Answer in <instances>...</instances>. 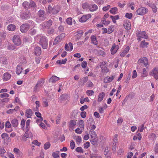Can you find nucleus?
Wrapping results in <instances>:
<instances>
[{
  "label": "nucleus",
  "mask_w": 158,
  "mask_h": 158,
  "mask_svg": "<svg viewBox=\"0 0 158 158\" xmlns=\"http://www.w3.org/2000/svg\"><path fill=\"white\" fill-rule=\"evenodd\" d=\"M37 37L40 38V44L41 45L43 49H46L48 46V40L46 38L41 35H37Z\"/></svg>",
  "instance_id": "f257e3e1"
},
{
  "label": "nucleus",
  "mask_w": 158,
  "mask_h": 158,
  "mask_svg": "<svg viewBox=\"0 0 158 158\" xmlns=\"http://www.w3.org/2000/svg\"><path fill=\"white\" fill-rule=\"evenodd\" d=\"M44 11L42 10H40L38 12L37 15L36 16L35 20L38 23H40L44 20L45 18L44 17Z\"/></svg>",
  "instance_id": "f03ea898"
},
{
  "label": "nucleus",
  "mask_w": 158,
  "mask_h": 158,
  "mask_svg": "<svg viewBox=\"0 0 158 158\" xmlns=\"http://www.w3.org/2000/svg\"><path fill=\"white\" fill-rule=\"evenodd\" d=\"M44 78H42L38 81L37 84L34 88V91L37 92L40 90L44 83Z\"/></svg>",
  "instance_id": "7ed1b4c3"
},
{
  "label": "nucleus",
  "mask_w": 158,
  "mask_h": 158,
  "mask_svg": "<svg viewBox=\"0 0 158 158\" xmlns=\"http://www.w3.org/2000/svg\"><path fill=\"white\" fill-rule=\"evenodd\" d=\"M148 11V9L145 7H141L139 8L136 11V14L138 15H143L147 13Z\"/></svg>",
  "instance_id": "20e7f679"
},
{
  "label": "nucleus",
  "mask_w": 158,
  "mask_h": 158,
  "mask_svg": "<svg viewBox=\"0 0 158 158\" xmlns=\"http://www.w3.org/2000/svg\"><path fill=\"white\" fill-rule=\"evenodd\" d=\"M65 34L62 33L57 36L53 42V45H56L59 42H61L65 37Z\"/></svg>",
  "instance_id": "39448f33"
},
{
  "label": "nucleus",
  "mask_w": 158,
  "mask_h": 158,
  "mask_svg": "<svg viewBox=\"0 0 158 158\" xmlns=\"http://www.w3.org/2000/svg\"><path fill=\"white\" fill-rule=\"evenodd\" d=\"M149 75L153 76L155 79L157 80L158 79V68H154L150 72Z\"/></svg>",
  "instance_id": "423d86ee"
},
{
  "label": "nucleus",
  "mask_w": 158,
  "mask_h": 158,
  "mask_svg": "<svg viewBox=\"0 0 158 158\" xmlns=\"http://www.w3.org/2000/svg\"><path fill=\"white\" fill-rule=\"evenodd\" d=\"M99 66L102 72L107 73L109 71V69L107 68V64L106 62H102L100 63Z\"/></svg>",
  "instance_id": "0eeeda50"
},
{
  "label": "nucleus",
  "mask_w": 158,
  "mask_h": 158,
  "mask_svg": "<svg viewBox=\"0 0 158 158\" xmlns=\"http://www.w3.org/2000/svg\"><path fill=\"white\" fill-rule=\"evenodd\" d=\"M13 40L14 44L16 45H20L21 44L20 38L18 35H14L13 37Z\"/></svg>",
  "instance_id": "6e6552de"
},
{
  "label": "nucleus",
  "mask_w": 158,
  "mask_h": 158,
  "mask_svg": "<svg viewBox=\"0 0 158 158\" xmlns=\"http://www.w3.org/2000/svg\"><path fill=\"white\" fill-rule=\"evenodd\" d=\"M90 135V140L93 144H94L96 142L97 137V134L95 132H93L92 133L89 134Z\"/></svg>",
  "instance_id": "1a4fd4ad"
},
{
  "label": "nucleus",
  "mask_w": 158,
  "mask_h": 158,
  "mask_svg": "<svg viewBox=\"0 0 158 158\" xmlns=\"http://www.w3.org/2000/svg\"><path fill=\"white\" fill-rule=\"evenodd\" d=\"M56 6L53 8L50 5H49L48 7V11L50 13L53 14H56L59 11L56 10Z\"/></svg>",
  "instance_id": "9d476101"
},
{
  "label": "nucleus",
  "mask_w": 158,
  "mask_h": 158,
  "mask_svg": "<svg viewBox=\"0 0 158 158\" xmlns=\"http://www.w3.org/2000/svg\"><path fill=\"white\" fill-rule=\"evenodd\" d=\"M29 26L28 24H23L20 27V31L21 32L24 33L27 31L29 29Z\"/></svg>",
  "instance_id": "9b49d317"
},
{
  "label": "nucleus",
  "mask_w": 158,
  "mask_h": 158,
  "mask_svg": "<svg viewBox=\"0 0 158 158\" xmlns=\"http://www.w3.org/2000/svg\"><path fill=\"white\" fill-rule=\"evenodd\" d=\"M123 25L125 29L127 30H130L131 28V23L130 21L127 20H124Z\"/></svg>",
  "instance_id": "f8f14e48"
},
{
  "label": "nucleus",
  "mask_w": 158,
  "mask_h": 158,
  "mask_svg": "<svg viewBox=\"0 0 158 158\" xmlns=\"http://www.w3.org/2000/svg\"><path fill=\"white\" fill-rule=\"evenodd\" d=\"M138 64H143L145 67H147L148 64V60L146 57L141 58L138 61Z\"/></svg>",
  "instance_id": "ddd939ff"
},
{
  "label": "nucleus",
  "mask_w": 158,
  "mask_h": 158,
  "mask_svg": "<svg viewBox=\"0 0 158 158\" xmlns=\"http://www.w3.org/2000/svg\"><path fill=\"white\" fill-rule=\"evenodd\" d=\"M91 17V15L89 14L83 15L79 19V21L81 23L85 22Z\"/></svg>",
  "instance_id": "4468645a"
},
{
  "label": "nucleus",
  "mask_w": 158,
  "mask_h": 158,
  "mask_svg": "<svg viewBox=\"0 0 158 158\" xmlns=\"http://www.w3.org/2000/svg\"><path fill=\"white\" fill-rule=\"evenodd\" d=\"M1 137L6 142H9L11 141V139L8 135L6 133H3L1 135Z\"/></svg>",
  "instance_id": "2eb2a0df"
},
{
  "label": "nucleus",
  "mask_w": 158,
  "mask_h": 158,
  "mask_svg": "<svg viewBox=\"0 0 158 158\" xmlns=\"http://www.w3.org/2000/svg\"><path fill=\"white\" fill-rule=\"evenodd\" d=\"M73 48V45L72 43L69 42L68 44H66L64 47L65 49L68 51H71Z\"/></svg>",
  "instance_id": "dca6fc26"
},
{
  "label": "nucleus",
  "mask_w": 158,
  "mask_h": 158,
  "mask_svg": "<svg viewBox=\"0 0 158 158\" xmlns=\"http://www.w3.org/2000/svg\"><path fill=\"white\" fill-rule=\"evenodd\" d=\"M11 77V75L8 72L4 73L2 79L4 81H7L10 80Z\"/></svg>",
  "instance_id": "f3484780"
},
{
  "label": "nucleus",
  "mask_w": 158,
  "mask_h": 158,
  "mask_svg": "<svg viewBox=\"0 0 158 158\" xmlns=\"http://www.w3.org/2000/svg\"><path fill=\"white\" fill-rule=\"evenodd\" d=\"M118 48V46L114 44L110 49L111 54L113 55L115 54Z\"/></svg>",
  "instance_id": "a211bd4d"
},
{
  "label": "nucleus",
  "mask_w": 158,
  "mask_h": 158,
  "mask_svg": "<svg viewBox=\"0 0 158 158\" xmlns=\"http://www.w3.org/2000/svg\"><path fill=\"white\" fill-rule=\"evenodd\" d=\"M97 6L94 4H89V10L90 11H96L98 9Z\"/></svg>",
  "instance_id": "6ab92c4d"
},
{
  "label": "nucleus",
  "mask_w": 158,
  "mask_h": 158,
  "mask_svg": "<svg viewBox=\"0 0 158 158\" xmlns=\"http://www.w3.org/2000/svg\"><path fill=\"white\" fill-rule=\"evenodd\" d=\"M114 78L113 75L110 77H106L104 79V82L105 83H109L111 82Z\"/></svg>",
  "instance_id": "aec40b11"
},
{
  "label": "nucleus",
  "mask_w": 158,
  "mask_h": 158,
  "mask_svg": "<svg viewBox=\"0 0 158 158\" xmlns=\"http://www.w3.org/2000/svg\"><path fill=\"white\" fill-rule=\"evenodd\" d=\"M33 112L32 110L30 109H27L26 110L25 115L27 118H31Z\"/></svg>",
  "instance_id": "412c9836"
},
{
  "label": "nucleus",
  "mask_w": 158,
  "mask_h": 158,
  "mask_svg": "<svg viewBox=\"0 0 158 158\" xmlns=\"http://www.w3.org/2000/svg\"><path fill=\"white\" fill-rule=\"evenodd\" d=\"M77 122L75 120H73L70 121L69 127V128L72 130H73L74 127L76 125Z\"/></svg>",
  "instance_id": "4be33fe9"
},
{
  "label": "nucleus",
  "mask_w": 158,
  "mask_h": 158,
  "mask_svg": "<svg viewBox=\"0 0 158 158\" xmlns=\"http://www.w3.org/2000/svg\"><path fill=\"white\" fill-rule=\"evenodd\" d=\"M52 24V21L51 20H49L47 22H45L42 24L41 25L43 27V28L46 27H49L51 26Z\"/></svg>",
  "instance_id": "5701e85b"
},
{
  "label": "nucleus",
  "mask_w": 158,
  "mask_h": 158,
  "mask_svg": "<svg viewBox=\"0 0 158 158\" xmlns=\"http://www.w3.org/2000/svg\"><path fill=\"white\" fill-rule=\"evenodd\" d=\"M60 78L55 76H53L49 80V81L53 83H55L59 80Z\"/></svg>",
  "instance_id": "b1692460"
},
{
  "label": "nucleus",
  "mask_w": 158,
  "mask_h": 158,
  "mask_svg": "<svg viewBox=\"0 0 158 158\" xmlns=\"http://www.w3.org/2000/svg\"><path fill=\"white\" fill-rule=\"evenodd\" d=\"M35 54L36 56H39L41 53V48L39 47H37L34 49Z\"/></svg>",
  "instance_id": "393cba45"
},
{
  "label": "nucleus",
  "mask_w": 158,
  "mask_h": 158,
  "mask_svg": "<svg viewBox=\"0 0 158 158\" xmlns=\"http://www.w3.org/2000/svg\"><path fill=\"white\" fill-rule=\"evenodd\" d=\"M105 94L104 92H102L99 93L98 96V102H101L103 100V98L105 96Z\"/></svg>",
  "instance_id": "a878e982"
},
{
  "label": "nucleus",
  "mask_w": 158,
  "mask_h": 158,
  "mask_svg": "<svg viewBox=\"0 0 158 158\" xmlns=\"http://www.w3.org/2000/svg\"><path fill=\"white\" fill-rule=\"evenodd\" d=\"M16 28V26L13 24L9 25L7 27V29L10 31H14Z\"/></svg>",
  "instance_id": "bb28decb"
},
{
  "label": "nucleus",
  "mask_w": 158,
  "mask_h": 158,
  "mask_svg": "<svg viewBox=\"0 0 158 158\" xmlns=\"http://www.w3.org/2000/svg\"><path fill=\"white\" fill-rule=\"evenodd\" d=\"M130 48L129 46H127L123 51L121 52L120 56H124L128 52Z\"/></svg>",
  "instance_id": "cd10ccee"
},
{
  "label": "nucleus",
  "mask_w": 158,
  "mask_h": 158,
  "mask_svg": "<svg viewBox=\"0 0 158 158\" xmlns=\"http://www.w3.org/2000/svg\"><path fill=\"white\" fill-rule=\"evenodd\" d=\"M91 42L92 44L95 45H97L98 44V41L96 37L94 35H92L90 37Z\"/></svg>",
  "instance_id": "c85d7f7f"
},
{
  "label": "nucleus",
  "mask_w": 158,
  "mask_h": 158,
  "mask_svg": "<svg viewBox=\"0 0 158 158\" xmlns=\"http://www.w3.org/2000/svg\"><path fill=\"white\" fill-rule=\"evenodd\" d=\"M11 123L12 126L15 127H17L18 124V121L16 118L12 119Z\"/></svg>",
  "instance_id": "c756f323"
},
{
  "label": "nucleus",
  "mask_w": 158,
  "mask_h": 158,
  "mask_svg": "<svg viewBox=\"0 0 158 158\" xmlns=\"http://www.w3.org/2000/svg\"><path fill=\"white\" fill-rule=\"evenodd\" d=\"M74 139L76 140L77 144H79L81 142L82 138L80 136H76L74 137Z\"/></svg>",
  "instance_id": "7c9ffc66"
},
{
  "label": "nucleus",
  "mask_w": 158,
  "mask_h": 158,
  "mask_svg": "<svg viewBox=\"0 0 158 158\" xmlns=\"http://www.w3.org/2000/svg\"><path fill=\"white\" fill-rule=\"evenodd\" d=\"M139 37L145 39H147L148 37L145 31L141 32L139 34Z\"/></svg>",
  "instance_id": "2f4dec72"
},
{
  "label": "nucleus",
  "mask_w": 158,
  "mask_h": 158,
  "mask_svg": "<svg viewBox=\"0 0 158 158\" xmlns=\"http://www.w3.org/2000/svg\"><path fill=\"white\" fill-rule=\"evenodd\" d=\"M23 69L22 67L19 65H18L16 69V73L18 74H20L22 72Z\"/></svg>",
  "instance_id": "473e14b6"
},
{
  "label": "nucleus",
  "mask_w": 158,
  "mask_h": 158,
  "mask_svg": "<svg viewBox=\"0 0 158 158\" xmlns=\"http://www.w3.org/2000/svg\"><path fill=\"white\" fill-rule=\"evenodd\" d=\"M149 43L145 42V40L142 41L140 43V47L142 48H147Z\"/></svg>",
  "instance_id": "72a5a7b5"
},
{
  "label": "nucleus",
  "mask_w": 158,
  "mask_h": 158,
  "mask_svg": "<svg viewBox=\"0 0 158 158\" xmlns=\"http://www.w3.org/2000/svg\"><path fill=\"white\" fill-rule=\"evenodd\" d=\"M0 61L3 65L6 64L8 63L7 59L6 57H1L0 59Z\"/></svg>",
  "instance_id": "f704fd0d"
},
{
  "label": "nucleus",
  "mask_w": 158,
  "mask_h": 158,
  "mask_svg": "<svg viewBox=\"0 0 158 158\" xmlns=\"http://www.w3.org/2000/svg\"><path fill=\"white\" fill-rule=\"evenodd\" d=\"M11 124L9 121H7L5 123V127L6 128V131L8 132H10L12 131V130L10 131L7 130V128H10L11 127Z\"/></svg>",
  "instance_id": "c9c22d12"
},
{
  "label": "nucleus",
  "mask_w": 158,
  "mask_h": 158,
  "mask_svg": "<svg viewBox=\"0 0 158 158\" xmlns=\"http://www.w3.org/2000/svg\"><path fill=\"white\" fill-rule=\"evenodd\" d=\"M21 17L23 19H27L30 17V15L27 13H23L21 15Z\"/></svg>",
  "instance_id": "e433bc0d"
},
{
  "label": "nucleus",
  "mask_w": 158,
  "mask_h": 158,
  "mask_svg": "<svg viewBox=\"0 0 158 158\" xmlns=\"http://www.w3.org/2000/svg\"><path fill=\"white\" fill-rule=\"evenodd\" d=\"M108 34H110L113 32L114 30V26L113 25H111L109 26L108 29Z\"/></svg>",
  "instance_id": "4c0bfd02"
},
{
  "label": "nucleus",
  "mask_w": 158,
  "mask_h": 158,
  "mask_svg": "<svg viewBox=\"0 0 158 158\" xmlns=\"http://www.w3.org/2000/svg\"><path fill=\"white\" fill-rule=\"evenodd\" d=\"M110 18L112 19V21L114 23H116V20H118L119 19V16L118 15L114 16L111 15L110 16Z\"/></svg>",
  "instance_id": "58836bf2"
},
{
  "label": "nucleus",
  "mask_w": 158,
  "mask_h": 158,
  "mask_svg": "<svg viewBox=\"0 0 158 158\" xmlns=\"http://www.w3.org/2000/svg\"><path fill=\"white\" fill-rule=\"evenodd\" d=\"M148 5L149 6H151L152 9V11L154 13H155L157 12V10L156 7L155 5L154 4H150L149 3L148 4Z\"/></svg>",
  "instance_id": "ea45409f"
},
{
  "label": "nucleus",
  "mask_w": 158,
  "mask_h": 158,
  "mask_svg": "<svg viewBox=\"0 0 158 158\" xmlns=\"http://www.w3.org/2000/svg\"><path fill=\"white\" fill-rule=\"evenodd\" d=\"M118 10V9L116 7H113L110 9V12L112 14H115L117 13Z\"/></svg>",
  "instance_id": "a19ab883"
},
{
  "label": "nucleus",
  "mask_w": 158,
  "mask_h": 158,
  "mask_svg": "<svg viewBox=\"0 0 158 158\" xmlns=\"http://www.w3.org/2000/svg\"><path fill=\"white\" fill-rule=\"evenodd\" d=\"M101 21L102 23L105 25H108L110 23V22L108 20H106V19L102 18Z\"/></svg>",
  "instance_id": "79ce46f5"
},
{
  "label": "nucleus",
  "mask_w": 158,
  "mask_h": 158,
  "mask_svg": "<svg viewBox=\"0 0 158 158\" xmlns=\"http://www.w3.org/2000/svg\"><path fill=\"white\" fill-rule=\"evenodd\" d=\"M148 76V73L146 71L145 68H143L142 70V74L141 77H144Z\"/></svg>",
  "instance_id": "37998d69"
},
{
  "label": "nucleus",
  "mask_w": 158,
  "mask_h": 158,
  "mask_svg": "<svg viewBox=\"0 0 158 158\" xmlns=\"http://www.w3.org/2000/svg\"><path fill=\"white\" fill-rule=\"evenodd\" d=\"M89 4L87 2H85L82 4V7L84 9H89Z\"/></svg>",
  "instance_id": "c03bdc74"
},
{
  "label": "nucleus",
  "mask_w": 158,
  "mask_h": 158,
  "mask_svg": "<svg viewBox=\"0 0 158 158\" xmlns=\"http://www.w3.org/2000/svg\"><path fill=\"white\" fill-rule=\"evenodd\" d=\"M88 79V77H84L83 78L81 79V83L82 84V85H83L85 84V83L87 81Z\"/></svg>",
  "instance_id": "a18cd8bd"
},
{
  "label": "nucleus",
  "mask_w": 158,
  "mask_h": 158,
  "mask_svg": "<svg viewBox=\"0 0 158 158\" xmlns=\"http://www.w3.org/2000/svg\"><path fill=\"white\" fill-rule=\"evenodd\" d=\"M60 98L63 100H66L69 99L68 95L66 94H64L61 95Z\"/></svg>",
  "instance_id": "49530a36"
},
{
  "label": "nucleus",
  "mask_w": 158,
  "mask_h": 158,
  "mask_svg": "<svg viewBox=\"0 0 158 158\" xmlns=\"http://www.w3.org/2000/svg\"><path fill=\"white\" fill-rule=\"evenodd\" d=\"M23 6L26 9H28L30 7V3L27 2H24L23 4Z\"/></svg>",
  "instance_id": "de8ad7c7"
},
{
  "label": "nucleus",
  "mask_w": 158,
  "mask_h": 158,
  "mask_svg": "<svg viewBox=\"0 0 158 158\" xmlns=\"http://www.w3.org/2000/svg\"><path fill=\"white\" fill-rule=\"evenodd\" d=\"M60 152L59 151H57L56 152H53L52 154V156L55 158H56L59 157V153Z\"/></svg>",
  "instance_id": "09e8293b"
},
{
  "label": "nucleus",
  "mask_w": 158,
  "mask_h": 158,
  "mask_svg": "<svg viewBox=\"0 0 158 158\" xmlns=\"http://www.w3.org/2000/svg\"><path fill=\"white\" fill-rule=\"evenodd\" d=\"M51 144L49 142L46 143L44 145V148L45 150H47L50 147Z\"/></svg>",
  "instance_id": "8fccbe9b"
},
{
  "label": "nucleus",
  "mask_w": 158,
  "mask_h": 158,
  "mask_svg": "<svg viewBox=\"0 0 158 158\" xmlns=\"http://www.w3.org/2000/svg\"><path fill=\"white\" fill-rule=\"evenodd\" d=\"M75 142L73 141V140H71V141H70V145L71 148L72 150L74 149L75 147Z\"/></svg>",
  "instance_id": "3c124183"
},
{
  "label": "nucleus",
  "mask_w": 158,
  "mask_h": 158,
  "mask_svg": "<svg viewBox=\"0 0 158 158\" xmlns=\"http://www.w3.org/2000/svg\"><path fill=\"white\" fill-rule=\"evenodd\" d=\"M124 150L123 149L120 148L118 150L117 155L118 156L122 155L123 154Z\"/></svg>",
  "instance_id": "603ef678"
},
{
  "label": "nucleus",
  "mask_w": 158,
  "mask_h": 158,
  "mask_svg": "<svg viewBox=\"0 0 158 158\" xmlns=\"http://www.w3.org/2000/svg\"><path fill=\"white\" fill-rule=\"evenodd\" d=\"M89 99L88 97H86L84 99H80V103L81 104H83L85 102H89Z\"/></svg>",
  "instance_id": "864d4df0"
},
{
  "label": "nucleus",
  "mask_w": 158,
  "mask_h": 158,
  "mask_svg": "<svg viewBox=\"0 0 158 158\" xmlns=\"http://www.w3.org/2000/svg\"><path fill=\"white\" fill-rule=\"evenodd\" d=\"M67 23L69 25H71L72 24V19L71 17L67 18L66 20Z\"/></svg>",
  "instance_id": "5fc2aeb1"
},
{
  "label": "nucleus",
  "mask_w": 158,
  "mask_h": 158,
  "mask_svg": "<svg viewBox=\"0 0 158 158\" xmlns=\"http://www.w3.org/2000/svg\"><path fill=\"white\" fill-rule=\"evenodd\" d=\"M86 93L88 96H91L94 94V91L93 90H88L86 91Z\"/></svg>",
  "instance_id": "6e6d98bb"
},
{
  "label": "nucleus",
  "mask_w": 158,
  "mask_h": 158,
  "mask_svg": "<svg viewBox=\"0 0 158 158\" xmlns=\"http://www.w3.org/2000/svg\"><path fill=\"white\" fill-rule=\"evenodd\" d=\"M90 157L91 158H102L101 156H98L95 154H91L90 155Z\"/></svg>",
  "instance_id": "4d7b16f0"
},
{
  "label": "nucleus",
  "mask_w": 158,
  "mask_h": 158,
  "mask_svg": "<svg viewBox=\"0 0 158 158\" xmlns=\"http://www.w3.org/2000/svg\"><path fill=\"white\" fill-rule=\"evenodd\" d=\"M20 61L21 63H25L26 62V59L23 56H21L20 58Z\"/></svg>",
  "instance_id": "13d9d810"
},
{
  "label": "nucleus",
  "mask_w": 158,
  "mask_h": 158,
  "mask_svg": "<svg viewBox=\"0 0 158 158\" xmlns=\"http://www.w3.org/2000/svg\"><path fill=\"white\" fill-rule=\"evenodd\" d=\"M30 122V120L29 119V120H27L26 122V130L27 131H28L29 130V126Z\"/></svg>",
  "instance_id": "bf43d9fd"
},
{
  "label": "nucleus",
  "mask_w": 158,
  "mask_h": 158,
  "mask_svg": "<svg viewBox=\"0 0 158 158\" xmlns=\"http://www.w3.org/2000/svg\"><path fill=\"white\" fill-rule=\"evenodd\" d=\"M83 129L82 128V129H81L80 128H77L75 130V131L76 133H77L78 134H81L82 132V130Z\"/></svg>",
  "instance_id": "052dcab7"
},
{
  "label": "nucleus",
  "mask_w": 158,
  "mask_h": 158,
  "mask_svg": "<svg viewBox=\"0 0 158 158\" xmlns=\"http://www.w3.org/2000/svg\"><path fill=\"white\" fill-rule=\"evenodd\" d=\"M94 2L98 4L102 5L104 3V1L103 0H93Z\"/></svg>",
  "instance_id": "680f3d73"
},
{
  "label": "nucleus",
  "mask_w": 158,
  "mask_h": 158,
  "mask_svg": "<svg viewBox=\"0 0 158 158\" xmlns=\"http://www.w3.org/2000/svg\"><path fill=\"white\" fill-rule=\"evenodd\" d=\"M79 124L80 125V126L81 128H82L83 129L84 124V122L83 120H80L79 122Z\"/></svg>",
  "instance_id": "e2e57ef3"
},
{
  "label": "nucleus",
  "mask_w": 158,
  "mask_h": 158,
  "mask_svg": "<svg viewBox=\"0 0 158 158\" xmlns=\"http://www.w3.org/2000/svg\"><path fill=\"white\" fill-rule=\"evenodd\" d=\"M144 128V125L142 124L138 127V131L141 132H142L143 131Z\"/></svg>",
  "instance_id": "0e129e2a"
},
{
  "label": "nucleus",
  "mask_w": 158,
  "mask_h": 158,
  "mask_svg": "<svg viewBox=\"0 0 158 158\" xmlns=\"http://www.w3.org/2000/svg\"><path fill=\"white\" fill-rule=\"evenodd\" d=\"M8 49L9 50H14L15 49V47L13 45L10 44L8 45Z\"/></svg>",
  "instance_id": "69168bd1"
},
{
  "label": "nucleus",
  "mask_w": 158,
  "mask_h": 158,
  "mask_svg": "<svg viewBox=\"0 0 158 158\" xmlns=\"http://www.w3.org/2000/svg\"><path fill=\"white\" fill-rule=\"evenodd\" d=\"M43 105L44 107H47L48 106V102L47 99H45L43 101Z\"/></svg>",
  "instance_id": "338daca9"
},
{
  "label": "nucleus",
  "mask_w": 158,
  "mask_h": 158,
  "mask_svg": "<svg viewBox=\"0 0 158 158\" xmlns=\"http://www.w3.org/2000/svg\"><path fill=\"white\" fill-rule=\"evenodd\" d=\"M76 151L78 152L83 153V150L81 147H78L76 149Z\"/></svg>",
  "instance_id": "774afa93"
}]
</instances>
